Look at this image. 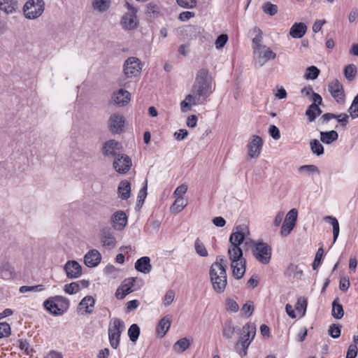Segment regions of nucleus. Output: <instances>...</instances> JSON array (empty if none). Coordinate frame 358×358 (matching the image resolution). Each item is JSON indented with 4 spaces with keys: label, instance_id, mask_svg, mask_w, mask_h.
Segmentation results:
<instances>
[{
    "label": "nucleus",
    "instance_id": "nucleus-1",
    "mask_svg": "<svg viewBox=\"0 0 358 358\" xmlns=\"http://www.w3.org/2000/svg\"><path fill=\"white\" fill-rule=\"evenodd\" d=\"M213 79L208 70L200 69L196 76L191 92L180 103L181 111L185 113L192 106L202 104L213 92Z\"/></svg>",
    "mask_w": 358,
    "mask_h": 358
},
{
    "label": "nucleus",
    "instance_id": "nucleus-2",
    "mask_svg": "<svg viewBox=\"0 0 358 358\" xmlns=\"http://www.w3.org/2000/svg\"><path fill=\"white\" fill-rule=\"evenodd\" d=\"M248 229L245 225L236 227L229 237V246L228 248L229 259L231 261V267L233 275L236 279L243 278L245 272V259L243 257V251L239 247L244 242L245 235Z\"/></svg>",
    "mask_w": 358,
    "mask_h": 358
},
{
    "label": "nucleus",
    "instance_id": "nucleus-3",
    "mask_svg": "<svg viewBox=\"0 0 358 358\" xmlns=\"http://www.w3.org/2000/svg\"><path fill=\"white\" fill-rule=\"evenodd\" d=\"M246 233L245 234H247ZM246 236V235H245ZM245 245L253 249L252 253L255 259L263 264H268L271 258L272 249L270 245L264 242L255 243L245 237Z\"/></svg>",
    "mask_w": 358,
    "mask_h": 358
},
{
    "label": "nucleus",
    "instance_id": "nucleus-4",
    "mask_svg": "<svg viewBox=\"0 0 358 358\" xmlns=\"http://www.w3.org/2000/svg\"><path fill=\"white\" fill-rule=\"evenodd\" d=\"M256 334V326L253 323H247L243 327V333L239 341L235 345L236 352L243 357L247 355V350Z\"/></svg>",
    "mask_w": 358,
    "mask_h": 358
},
{
    "label": "nucleus",
    "instance_id": "nucleus-5",
    "mask_svg": "<svg viewBox=\"0 0 358 358\" xmlns=\"http://www.w3.org/2000/svg\"><path fill=\"white\" fill-rule=\"evenodd\" d=\"M43 0H28L23 7L24 16L30 20L38 18L44 11Z\"/></svg>",
    "mask_w": 358,
    "mask_h": 358
},
{
    "label": "nucleus",
    "instance_id": "nucleus-6",
    "mask_svg": "<svg viewBox=\"0 0 358 358\" xmlns=\"http://www.w3.org/2000/svg\"><path fill=\"white\" fill-rule=\"evenodd\" d=\"M124 328V323L120 319L115 318L111 321L108 329V336L112 348L116 349L118 347L120 336Z\"/></svg>",
    "mask_w": 358,
    "mask_h": 358
},
{
    "label": "nucleus",
    "instance_id": "nucleus-7",
    "mask_svg": "<svg viewBox=\"0 0 358 358\" xmlns=\"http://www.w3.org/2000/svg\"><path fill=\"white\" fill-rule=\"evenodd\" d=\"M125 6L128 9L129 12L122 15L120 20V24L122 29L125 30L134 29L138 26V20L136 16L137 9L129 2L125 3Z\"/></svg>",
    "mask_w": 358,
    "mask_h": 358
},
{
    "label": "nucleus",
    "instance_id": "nucleus-8",
    "mask_svg": "<svg viewBox=\"0 0 358 358\" xmlns=\"http://www.w3.org/2000/svg\"><path fill=\"white\" fill-rule=\"evenodd\" d=\"M123 67L125 76L131 78L138 76L141 73L142 64L137 57H131L125 60Z\"/></svg>",
    "mask_w": 358,
    "mask_h": 358
},
{
    "label": "nucleus",
    "instance_id": "nucleus-9",
    "mask_svg": "<svg viewBox=\"0 0 358 358\" xmlns=\"http://www.w3.org/2000/svg\"><path fill=\"white\" fill-rule=\"evenodd\" d=\"M253 52L256 63L259 66H264L268 61L274 59L276 57V54L266 45L259 46V48H254Z\"/></svg>",
    "mask_w": 358,
    "mask_h": 358
},
{
    "label": "nucleus",
    "instance_id": "nucleus-10",
    "mask_svg": "<svg viewBox=\"0 0 358 358\" xmlns=\"http://www.w3.org/2000/svg\"><path fill=\"white\" fill-rule=\"evenodd\" d=\"M113 166L116 172L120 174H124L127 173L131 166V159L125 154H117L115 155Z\"/></svg>",
    "mask_w": 358,
    "mask_h": 358
},
{
    "label": "nucleus",
    "instance_id": "nucleus-11",
    "mask_svg": "<svg viewBox=\"0 0 358 358\" xmlns=\"http://www.w3.org/2000/svg\"><path fill=\"white\" fill-rule=\"evenodd\" d=\"M298 211L296 208L291 209L286 215L280 229V235L287 236L294 228L297 220Z\"/></svg>",
    "mask_w": 358,
    "mask_h": 358
},
{
    "label": "nucleus",
    "instance_id": "nucleus-12",
    "mask_svg": "<svg viewBox=\"0 0 358 358\" xmlns=\"http://www.w3.org/2000/svg\"><path fill=\"white\" fill-rule=\"evenodd\" d=\"M124 117L119 113L111 115L108 120V126L109 130L113 134L121 133L124 127Z\"/></svg>",
    "mask_w": 358,
    "mask_h": 358
},
{
    "label": "nucleus",
    "instance_id": "nucleus-13",
    "mask_svg": "<svg viewBox=\"0 0 358 358\" xmlns=\"http://www.w3.org/2000/svg\"><path fill=\"white\" fill-rule=\"evenodd\" d=\"M227 267V261L222 256H217L215 262L211 265L210 268V277L213 278L227 274L226 268Z\"/></svg>",
    "mask_w": 358,
    "mask_h": 358
},
{
    "label": "nucleus",
    "instance_id": "nucleus-14",
    "mask_svg": "<svg viewBox=\"0 0 358 358\" xmlns=\"http://www.w3.org/2000/svg\"><path fill=\"white\" fill-rule=\"evenodd\" d=\"M110 224L114 230H123L127 224L126 213L123 210L115 211L110 217Z\"/></svg>",
    "mask_w": 358,
    "mask_h": 358
},
{
    "label": "nucleus",
    "instance_id": "nucleus-15",
    "mask_svg": "<svg viewBox=\"0 0 358 358\" xmlns=\"http://www.w3.org/2000/svg\"><path fill=\"white\" fill-rule=\"evenodd\" d=\"M328 90L336 102H343L345 98L343 87L338 80L330 82L328 85Z\"/></svg>",
    "mask_w": 358,
    "mask_h": 358
},
{
    "label": "nucleus",
    "instance_id": "nucleus-16",
    "mask_svg": "<svg viewBox=\"0 0 358 358\" xmlns=\"http://www.w3.org/2000/svg\"><path fill=\"white\" fill-rule=\"evenodd\" d=\"M262 145V138L257 135H253L248 145L249 157L250 158H256L259 157Z\"/></svg>",
    "mask_w": 358,
    "mask_h": 358
},
{
    "label": "nucleus",
    "instance_id": "nucleus-17",
    "mask_svg": "<svg viewBox=\"0 0 358 358\" xmlns=\"http://www.w3.org/2000/svg\"><path fill=\"white\" fill-rule=\"evenodd\" d=\"M101 243L104 248L113 249L116 245V238L110 228H103L100 234Z\"/></svg>",
    "mask_w": 358,
    "mask_h": 358
},
{
    "label": "nucleus",
    "instance_id": "nucleus-18",
    "mask_svg": "<svg viewBox=\"0 0 358 358\" xmlns=\"http://www.w3.org/2000/svg\"><path fill=\"white\" fill-rule=\"evenodd\" d=\"M122 149L121 144L114 140L110 139L106 143H104L102 148L103 155L106 157H114L117 155V152L120 151Z\"/></svg>",
    "mask_w": 358,
    "mask_h": 358
},
{
    "label": "nucleus",
    "instance_id": "nucleus-19",
    "mask_svg": "<svg viewBox=\"0 0 358 358\" xmlns=\"http://www.w3.org/2000/svg\"><path fill=\"white\" fill-rule=\"evenodd\" d=\"M135 280V278L125 279L117 289L115 293L116 297L119 299H123L128 294L134 291L132 287Z\"/></svg>",
    "mask_w": 358,
    "mask_h": 358
},
{
    "label": "nucleus",
    "instance_id": "nucleus-20",
    "mask_svg": "<svg viewBox=\"0 0 358 358\" xmlns=\"http://www.w3.org/2000/svg\"><path fill=\"white\" fill-rule=\"evenodd\" d=\"M178 32L180 36L194 38L201 34V28L196 25L189 24L180 27Z\"/></svg>",
    "mask_w": 358,
    "mask_h": 358
},
{
    "label": "nucleus",
    "instance_id": "nucleus-21",
    "mask_svg": "<svg viewBox=\"0 0 358 358\" xmlns=\"http://www.w3.org/2000/svg\"><path fill=\"white\" fill-rule=\"evenodd\" d=\"M64 271L69 278H77L82 274V267L76 261H68L64 265Z\"/></svg>",
    "mask_w": 358,
    "mask_h": 358
},
{
    "label": "nucleus",
    "instance_id": "nucleus-22",
    "mask_svg": "<svg viewBox=\"0 0 358 358\" xmlns=\"http://www.w3.org/2000/svg\"><path fill=\"white\" fill-rule=\"evenodd\" d=\"M130 93L124 89H120L117 92H113L112 95V100L114 103L120 106L127 105L130 101Z\"/></svg>",
    "mask_w": 358,
    "mask_h": 358
},
{
    "label": "nucleus",
    "instance_id": "nucleus-23",
    "mask_svg": "<svg viewBox=\"0 0 358 358\" xmlns=\"http://www.w3.org/2000/svg\"><path fill=\"white\" fill-rule=\"evenodd\" d=\"M101 260L100 252L95 249L91 250L84 257L85 264L90 268L96 266Z\"/></svg>",
    "mask_w": 358,
    "mask_h": 358
},
{
    "label": "nucleus",
    "instance_id": "nucleus-24",
    "mask_svg": "<svg viewBox=\"0 0 358 358\" xmlns=\"http://www.w3.org/2000/svg\"><path fill=\"white\" fill-rule=\"evenodd\" d=\"M172 322V316L166 315L157 324L156 333L161 338L164 337L169 329Z\"/></svg>",
    "mask_w": 358,
    "mask_h": 358
},
{
    "label": "nucleus",
    "instance_id": "nucleus-25",
    "mask_svg": "<svg viewBox=\"0 0 358 358\" xmlns=\"http://www.w3.org/2000/svg\"><path fill=\"white\" fill-rule=\"evenodd\" d=\"M94 299L91 296H85L78 304V310L81 315L92 313Z\"/></svg>",
    "mask_w": 358,
    "mask_h": 358
},
{
    "label": "nucleus",
    "instance_id": "nucleus-26",
    "mask_svg": "<svg viewBox=\"0 0 358 358\" xmlns=\"http://www.w3.org/2000/svg\"><path fill=\"white\" fill-rule=\"evenodd\" d=\"M307 26L303 22L294 23L289 29V35L294 38H301L306 33Z\"/></svg>",
    "mask_w": 358,
    "mask_h": 358
},
{
    "label": "nucleus",
    "instance_id": "nucleus-27",
    "mask_svg": "<svg viewBox=\"0 0 358 358\" xmlns=\"http://www.w3.org/2000/svg\"><path fill=\"white\" fill-rule=\"evenodd\" d=\"M18 8L16 0H0V10L6 15H10L16 12Z\"/></svg>",
    "mask_w": 358,
    "mask_h": 358
},
{
    "label": "nucleus",
    "instance_id": "nucleus-28",
    "mask_svg": "<svg viewBox=\"0 0 358 358\" xmlns=\"http://www.w3.org/2000/svg\"><path fill=\"white\" fill-rule=\"evenodd\" d=\"M61 299V296H55L47 299L44 301L45 308L53 315H60L62 310L58 307L57 302L60 301Z\"/></svg>",
    "mask_w": 358,
    "mask_h": 358
},
{
    "label": "nucleus",
    "instance_id": "nucleus-29",
    "mask_svg": "<svg viewBox=\"0 0 358 358\" xmlns=\"http://www.w3.org/2000/svg\"><path fill=\"white\" fill-rule=\"evenodd\" d=\"M135 268L141 273H149L152 269L150 259L148 257H143L135 263Z\"/></svg>",
    "mask_w": 358,
    "mask_h": 358
},
{
    "label": "nucleus",
    "instance_id": "nucleus-30",
    "mask_svg": "<svg viewBox=\"0 0 358 358\" xmlns=\"http://www.w3.org/2000/svg\"><path fill=\"white\" fill-rule=\"evenodd\" d=\"M210 281L213 289L217 293H222L224 291L227 284V274L217 278H210Z\"/></svg>",
    "mask_w": 358,
    "mask_h": 358
},
{
    "label": "nucleus",
    "instance_id": "nucleus-31",
    "mask_svg": "<svg viewBox=\"0 0 358 358\" xmlns=\"http://www.w3.org/2000/svg\"><path fill=\"white\" fill-rule=\"evenodd\" d=\"M286 277L290 279H301L303 275V271L298 265L290 264L285 271Z\"/></svg>",
    "mask_w": 358,
    "mask_h": 358
},
{
    "label": "nucleus",
    "instance_id": "nucleus-32",
    "mask_svg": "<svg viewBox=\"0 0 358 358\" xmlns=\"http://www.w3.org/2000/svg\"><path fill=\"white\" fill-rule=\"evenodd\" d=\"M117 192L120 198L123 200L127 199L130 196V182L126 180H122L118 185Z\"/></svg>",
    "mask_w": 358,
    "mask_h": 358
},
{
    "label": "nucleus",
    "instance_id": "nucleus-33",
    "mask_svg": "<svg viewBox=\"0 0 358 358\" xmlns=\"http://www.w3.org/2000/svg\"><path fill=\"white\" fill-rule=\"evenodd\" d=\"M320 141L325 144H331L338 138V133L331 130L330 131H320Z\"/></svg>",
    "mask_w": 358,
    "mask_h": 358
},
{
    "label": "nucleus",
    "instance_id": "nucleus-34",
    "mask_svg": "<svg viewBox=\"0 0 358 358\" xmlns=\"http://www.w3.org/2000/svg\"><path fill=\"white\" fill-rule=\"evenodd\" d=\"M324 220L326 222H329L333 227V243H334L339 235V223L336 217L330 215L324 217Z\"/></svg>",
    "mask_w": 358,
    "mask_h": 358
},
{
    "label": "nucleus",
    "instance_id": "nucleus-35",
    "mask_svg": "<svg viewBox=\"0 0 358 358\" xmlns=\"http://www.w3.org/2000/svg\"><path fill=\"white\" fill-rule=\"evenodd\" d=\"M187 205V202L182 196H178L171 206L170 210L172 213H178L182 211Z\"/></svg>",
    "mask_w": 358,
    "mask_h": 358
},
{
    "label": "nucleus",
    "instance_id": "nucleus-36",
    "mask_svg": "<svg viewBox=\"0 0 358 358\" xmlns=\"http://www.w3.org/2000/svg\"><path fill=\"white\" fill-rule=\"evenodd\" d=\"M190 345V343L187 338H182L179 339L173 345V349L178 353H182L186 350Z\"/></svg>",
    "mask_w": 358,
    "mask_h": 358
},
{
    "label": "nucleus",
    "instance_id": "nucleus-37",
    "mask_svg": "<svg viewBox=\"0 0 358 358\" xmlns=\"http://www.w3.org/2000/svg\"><path fill=\"white\" fill-rule=\"evenodd\" d=\"M321 113L322 110L317 104H311L306 110V115L308 116L309 122H313L317 115L321 114Z\"/></svg>",
    "mask_w": 358,
    "mask_h": 358
},
{
    "label": "nucleus",
    "instance_id": "nucleus-38",
    "mask_svg": "<svg viewBox=\"0 0 358 358\" xmlns=\"http://www.w3.org/2000/svg\"><path fill=\"white\" fill-rule=\"evenodd\" d=\"M110 5V0H94L92 7L94 10L103 13L106 11Z\"/></svg>",
    "mask_w": 358,
    "mask_h": 358
},
{
    "label": "nucleus",
    "instance_id": "nucleus-39",
    "mask_svg": "<svg viewBox=\"0 0 358 358\" xmlns=\"http://www.w3.org/2000/svg\"><path fill=\"white\" fill-rule=\"evenodd\" d=\"M332 316L336 319H341L344 314L343 306L338 302L336 299L332 303Z\"/></svg>",
    "mask_w": 358,
    "mask_h": 358
},
{
    "label": "nucleus",
    "instance_id": "nucleus-40",
    "mask_svg": "<svg viewBox=\"0 0 358 358\" xmlns=\"http://www.w3.org/2000/svg\"><path fill=\"white\" fill-rule=\"evenodd\" d=\"M320 73V71L319 69L315 66H311L306 69L303 77L306 80H315L318 77Z\"/></svg>",
    "mask_w": 358,
    "mask_h": 358
},
{
    "label": "nucleus",
    "instance_id": "nucleus-41",
    "mask_svg": "<svg viewBox=\"0 0 358 358\" xmlns=\"http://www.w3.org/2000/svg\"><path fill=\"white\" fill-rule=\"evenodd\" d=\"M357 74V67L354 64H348L345 67L344 75L347 80L352 81Z\"/></svg>",
    "mask_w": 358,
    "mask_h": 358
},
{
    "label": "nucleus",
    "instance_id": "nucleus-42",
    "mask_svg": "<svg viewBox=\"0 0 358 358\" xmlns=\"http://www.w3.org/2000/svg\"><path fill=\"white\" fill-rule=\"evenodd\" d=\"M310 146L311 151L313 154H315L318 156L322 155L324 153V147L317 139H313L310 142Z\"/></svg>",
    "mask_w": 358,
    "mask_h": 358
},
{
    "label": "nucleus",
    "instance_id": "nucleus-43",
    "mask_svg": "<svg viewBox=\"0 0 358 358\" xmlns=\"http://www.w3.org/2000/svg\"><path fill=\"white\" fill-rule=\"evenodd\" d=\"M253 32L255 34V36L252 38V43L254 44V48H259V46H264L265 45L262 44V31L258 27L253 29Z\"/></svg>",
    "mask_w": 358,
    "mask_h": 358
},
{
    "label": "nucleus",
    "instance_id": "nucleus-44",
    "mask_svg": "<svg viewBox=\"0 0 358 358\" xmlns=\"http://www.w3.org/2000/svg\"><path fill=\"white\" fill-rule=\"evenodd\" d=\"M307 306V299L304 296H301L297 299L295 307L298 312H301V316H304L306 312Z\"/></svg>",
    "mask_w": 358,
    "mask_h": 358
},
{
    "label": "nucleus",
    "instance_id": "nucleus-45",
    "mask_svg": "<svg viewBox=\"0 0 358 358\" xmlns=\"http://www.w3.org/2000/svg\"><path fill=\"white\" fill-rule=\"evenodd\" d=\"M235 332V327L231 321L227 322L222 329V334L227 338H231L234 336Z\"/></svg>",
    "mask_w": 358,
    "mask_h": 358
},
{
    "label": "nucleus",
    "instance_id": "nucleus-46",
    "mask_svg": "<svg viewBox=\"0 0 358 358\" xmlns=\"http://www.w3.org/2000/svg\"><path fill=\"white\" fill-rule=\"evenodd\" d=\"M140 334V328L136 324L131 325L128 330V336L132 342H136Z\"/></svg>",
    "mask_w": 358,
    "mask_h": 358
},
{
    "label": "nucleus",
    "instance_id": "nucleus-47",
    "mask_svg": "<svg viewBox=\"0 0 358 358\" xmlns=\"http://www.w3.org/2000/svg\"><path fill=\"white\" fill-rule=\"evenodd\" d=\"M262 10L264 13L273 16L278 13V6L268 1L262 5Z\"/></svg>",
    "mask_w": 358,
    "mask_h": 358
},
{
    "label": "nucleus",
    "instance_id": "nucleus-48",
    "mask_svg": "<svg viewBox=\"0 0 358 358\" xmlns=\"http://www.w3.org/2000/svg\"><path fill=\"white\" fill-rule=\"evenodd\" d=\"M194 248L196 252L201 257H207L208 255V251L203 245V243L199 240V238H196L194 243Z\"/></svg>",
    "mask_w": 358,
    "mask_h": 358
},
{
    "label": "nucleus",
    "instance_id": "nucleus-49",
    "mask_svg": "<svg viewBox=\"0 0 358 358\" xmlns=\"http://www.w3.org/2000/svg\"><path fill=\"white\" fill-rule=\"evenodd\" d=\"M80 289V285L78 282H73L70 284H67L64 286V291L66 293L73 294L78 292Z\"/></svg>",
    "mask_w": 358,
    "mask_h": 358
},
{
    "label": "nucleus",
    "instance_id": "nucleus-50",
    "mask_svg": "<svg viewBox=\"0 0 358 358\" xmlns=\"http://www.w3.org/2000/svg\"><path fill=\"white\" fill-rule=\"evenodd\" d=\"M323 254H324L323 248H320L316 252L315 259L312 264L313 268L314 270H315L321 264Z\"/></svg>",
    "mask_w": 358,
    "mask_h": 358
},
{
    "label": "nucleus",
    "instance_id": "nucleus-51",
    "mask_svg": "<svg viewBox=\"0 0 358 358\" xmlns=\"http://www.w3.org/2000/svg\"><path fill=\"white\" fill-rule=\"evenodd\" d=\"M328 331L330 336L334 338H338L341 336V327L338 324H331Z\"/></svg>",
    "mask_w": 358,
    "mask_h": 358
},
{
    "label": "nucleus",
    "instance_id": "nucleus-52",
    "mask_svg": "<svg viewBox=\"0 0 358 358\" xmlns=\"http://www.w3.org/2000/svg\"><path fill=\"white\" fill-rule=\"evenodd\" d=\"M10 334V325L6 322H0V338L7 337Z\"/></svg>",
    "mask_w": 358,
    "mask_h": 358
},
{
    "label": "nucleus",
    "instance_id": "nucleus-53",
    "mask_svg": "<svg viewBox=\"0 0 358 358\" xmlns=\"http://www.w3.org/2000/svg\"><path fill=\"white\" fill-rule=\"evenodd\" d=\"M349 113L352 118L358 117V99L354 98L349 108Z\"/></svg>",
    "mask_w": 358,
    "mask_h": 358
},
{
    "label": "nucleus",
    "instance_id": "nucleus-54",
    "mask_svg": "<svg viewBox=\"0 0 358 358\" xmlns=\"http://www.w3.org/2000/svg\"><path fill=\"white\" fill-rule=\"evenodd\" d=\"M228 41V36L227 34H221L220 35L215 43V47L217 49H220L224 46Z\"/></svg>",
    "mask_w": 358,
    "mask_h": 358
},
{
    "label": "nucleus",
    "instance_id": "nucleus-55",
    "mask_svg": "<svg viewBox=\"0 0 358 358\" xmlns=\"http://www.w3.org/2000/svg\"><path fill=\"white\" fill-rule=\"evenodd\" d=\"M178 4L184 8H192L196 4V0H176Z\"/></svg>",
    "mask_w": 358,
    "mask_h": 358
},
{
    "label": "nucleus",
    "instance_id": "nucleus-56",
    "mask_svg": "<svg viewBox=\"0 0 358 358\" xmlns=\"http://www.w3.org/2000/svg\"><path fill=\"white\" fill-rule=\"evenodd\" d=\"M227 310L232 313H236L239 306L238 303L233 299H229L226 301Z\"/></svg>",
    "mask_w": 358,
    "mask_h": 358
},
{
    "label": "nucleus",
    "instance_id": "nucleus-57",
    "mask_svg": "<svg viewBox=\"0 0 358 358\" xmlns=\"http://www.w3.org/2000/svg\"><path fill=\"white\" fill-rule=\"evenodd\" d=\"M174 298L175 292L173 290L167 291L163 299V304L165 306H169L173 301Z\"/></svg>",
    "mask_w": 358,
    "mask_h": 358
},
{
    "label": "nucleus",
    "instance_id": "nucleus-58",
    "mask_svg": "<svg viewBox=\"0 0 358 358\" xmlns=\"http://www.w3.org/2000/svg\"><path fill=\"white\" fill-rule=\"evenodd\" d=\"M241 310L247 317H250L254 311V306L252 303L250 301L245 303L243 306Z\"/></svg>",
    "mask_w": 358,
    "mask_h": 358
},
{
    "label": "nucleus",
    "instance_id": "nucleus-59",
    "mask_svg": "<svg viewBox=\"0 0 358 358\" xmlns=\"http://www.w3.org/2000/svg\"><path fill=\"white\" fill-rule=\"evenodd\" d=\"M270 136L275 140H278L280 138V132L279 129L275 125H271L268 129Z\"/></svg>",
    "mask_w": 358,
    "mask_h": 358
},
{
    "label": "nucleus",
    "instance_id": "nucleus-60",
    "mask_svg": "<svg viewBox=\"0 0 358 358\" xmlns=\"http://www.w3.org/2000/svg\"><path fill=\"white\" fill-rule=\"evenodd\" d=\"M358 348L356 345H350L348 347L346 358H355L357 355Z\"/></svg>",
    "mask_w": 358,
    "mask_h": 358
},
{
    "label": "nucleus",
    "instance_id": "nucleus-61",
    "mask_svg": "<svg viewBox=\"0 0 358 358\" xmlns=\"http://www.w3.org/2000/svg\"><path fill=\"white\" fill-rule=\"evenodd\" d=\"M147 196V181L145 182L144 187L140 190L138 195V203H143Z\"/></svg>",
    "mask_w": 358,
    "mask_h": 358
},
{
    "label": "nucleus",
    "instance_id": "nucleus-62",
    "mask_svg": "<svg viewBox=\"0 0 358 358\" xmlns=\"http://www.w3.org/2000/svg\"><path fill=\"white\" fill-rule=\"evenodd\" d=\"M188 135V131L183 129H180L178 131H176L173 134L175 138L178 141H182L185 139Z\"/></svg>",
    "mask_w": 358,
    "mask_h": 358
},
{
    "label": "nucleus",
    "instance_id": "nucleus-63",
    "mask_svg": "<svg viewBox=\"0 0 358 358\" xmlns=\"http://www.w3.org/2000/svg\"><path fill=\"white\" fill-rule=\"evenodd\" d=\"M326 23L325 20H317L313 25V31L317 33L320 31L322 26Z\"/></svg>",
    "mask_w": 358,
    "mask_h": 358
},
{
    "label": "nucleus",
    "instance_id": "nucleus-64",
    "mask_svg": "<svg viewBox=\"0 0 358 358\" xmlns=\"http://www.w3.org/2000/svg\"><path fill=\"white\" fill-rule=\"evenodd\" d=\"M274 94L275 96L279 99H285L287 96L286 90L282 87L278 88Z\"/></svg>",
    "mask_w": 358,
    "mask_h": 358
}]
</instances>
